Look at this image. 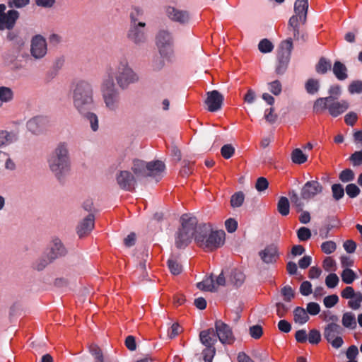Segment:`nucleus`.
I'll list each match as a JSON object with an SVG mask.
<instances>
[{"mask_svg": "<svg viewBox=\"0 0 362 362\" xmlns=\"http://www.w3.org/2000/svg\"><path fill=\"white\" fill-rule=\"evenodd\" d=\"M199 339L201 342L206 346L202 353L204 362H212L216 354L214 344L218 339L214 329L209 328L202 331L199 333Z\"/></svg>", "mask_w": 362, "mask_h": 362, "instance_id": "11", "label": "nucleus"}, {"mask_svg": "<svg viewBox=\"0 0 362 362\" xmlns=\"http://www.w3.org/2000/svg\"><path fill=\"white\" fill-rule=\"evenodd\" d=\"M146 23L139 22L138 24H130L127 33V38L136 45H140L146 41V34L144 32Z\"/></svg>", "mask_w": 362, "mask_h": 362, "instance_id": "15", "label": "nucleus"}, {"mask_svg": "<svg viewBox=\"0 0 362 362\" xmlns=\"http://www.w3.org/2000/svg\"><path fill=\"white\" fill-rule=\"evenodd\" d=\"M197 287L201 291H216V288L214 284V280L212 275L206 276L203 281L197 284Z\"/></svg>", "mask_w": 362, "mask_h": 362, "instance_id": "28", "label": "nucleus"}, {"mask_svg": "<svg viewBox=\"0 0 362 362\" xmlns=\"http://www.w3.org/2000/svg\"><path fill=\"white\" fill-rule=\"evenodd\" d=\"M281 293L284 297V300L290 302L295 296V293L291 286L287 285L284 286L281 290Z\"/></svg>", "mask_w": 362, "mask_h": 362, "instance_id": "48", "label": "nucleus"}, {"mask_svg": "<svg viewBox=\"0 0 362 362\" xmlns=\"http://www.w3.org/2000/svg\"><path fill=\"white\" fill-rule=\"evenodd\" d=\"M268 186L269 182L265 177H260L257 180L255 188L257 189V191L262 192L267 189Z\"/></svg>", "mask_w": 362, "mask_h": 362, "instance_id": "62", "label": "nucleus"}, {"mask_svg": "<svg viewBox=\"0 0 362 362\" xmlns=\"http://www.w3.org/2000/svg\"><path fill=\"white\" fill-rule=\"evenodd\" d=\"M339 301V297L336 294L326 296L324 298L323 303L326 308H330L334 306Z\"/></svg>", "mask_w": 362, "mask_h": 362, "instance_id": "56", "label": "nucleus"}, {"mask_svg": "<svg viewBox=\"0 0 362 362\" xmlns=\"http://www.w3.org/2000/svg\"><path fill=\"white\" fill-rule=\"evenodd\" d=\"M19 17L18 11L11 9L6 13L1 14L0 17V30L12 29L16 23V21Z\"/></svg>", "mask_w": 362, "mask_h": 362, "instance_id": "24", "label": "nucleus"}, {"mask_svg": "<svg viewBox=\"0 0 362 362\" xmlns=\"http://www.w3.org/2000/svg\"><path fill=\"white\" fill-rule=\"evenodd\" d=\"M322 190L323 187L317 180L308 181L301 188L300 196L304 200H310L322 193Z\"/></svg>", "mask_w": 362, "mask_h": 362, "instance_id": "17", "label": "nucleus"}, {"mask_svg": "<svg viewBox=\"0 0 362 362\" xmlns=\"http://www.w3.org/2000/svg\"><path fill=\"white\" fill-rule=\"evenodd\" d=\"M225 238L226 233L223 230H213L211 225L201 223L197 228L195 242L205 251L211 252L223 245Z\"/></svg>", "mask_w": 362, "mask_h": 362, "instance_id": "2", "label": "nucleus"}, {"mask_svg": "<svg viewBox=\"0 0 362 362\" xmlns=\"http://www.w3.org/2000/svg\"><path fill=\"white\" fill-rule=\"evenodd\" d=\"M308 9V0H296L294 4V13L288 23V29L293 32V38L296 40H307V35L300 33L299 23L304 24L307 20Z\"/></svg>", "mask_w": 362, "mask_h": 362, "instance_id": "5", "label": "nucleus"}, {"mask_svg": "<svg viewBox=\"0 0 362 362\" xmlns=\"http://www.w3.org/2000/svg\"><path fill=\"white\" fill-rule=\"evenodd\" d=\"M341 279L344 283L351 284L356 279V273L351 269L346 268L342 271L341 274Z\"/></svg>", "mask_w": 362, "mask_h": 362, "instance_id": "38", "label": "nucleus"}, {"mask_svg": "<svg viewBox=\"0 0 362 362\" xmlns=\"http://www.w3.org/2000/svg\"><path fill=\"white\" fill-rule=\"evenodd\" d=\"M91 109H86L84 112H78L84 119L89 122L91 129L96 132L99 128V120L96 114L92 112Z\"/></svg>", "mask_w": 362, "mask_h": 362, "instance_id": "26", "label": "nucleus"}, {"mask_svg": "<svg viewBox=\"0 0 362 362\" xmlns=\"http://www.w3.org/2000/svg\"><path fill=\"white\" fill-rule=\"evenodd\" d=\"M349 91L350 93H362V81H353L349 86Z\"/></svg>", "mask_w": 362, "mask_h": 362, "instance_id": "61", "label": "nucleus"}, {"mask_svg": "<svg viewBox=\"0 0 362 362\" xmlns=\"http://www.w3.org/2000/svg\"><path fill=\"white\" fill-rule=\"evenodd\" d=\"M349 159L355 166L362 165V149L351 154Z\"/></svg>", "mask_w": 362, "mask_h": 362, "instance_id": "64", "label": "nucleus"}, {"mask_svg": "<svg viewBox=\"0 0 362 362\" xmlns=\"http://www.w3.org/2000/svg\"><path fill=\"white\" fill-rule=\"evenodd\" d=\"M344 329L337 323H329L324 328L323 335L326 340L335 349L340 348L344 343L342 337Z\"/></svg>", "mask_w": 362, "mask_h": 362, "instance_id": "13", "label": "nucleus"}, {"mask_svg": "<svg viewBox=\"0 0 362 362\" xmlns=\"http://www.w3.org/2000/svg\"><path fill=\"white\" fill-rule=\"evenodd\" d=\"M336 249L337 245L332 240L325 241L321 245L322 251L327 255L332 254L336 250Z\"/></svg>", "mask_w": 362, "mask_h": 362, "instance_id": "49", "label": "nucleus"}, {"mask_svg": "<svg viewBox=\"0 0 362 362\" xmlns=\"http://www.w3.org/2000/svg\"><path fill=\"white\" fill-rule=\"evenodd\" d=\"M143 15V11L139 7H134L130 13L131 24H138L140 17Z\"/></svg>", "mask_w": 362, "mask_h": 362, "instance_id": "55", "label": "nucleus"}, {"mask_svg": "<svg viewBox=\"0 0 362 362\" xmlns=\"http://www.w3.org/2000/svg\"><path fill=\"white\" fill-rule=\"evenodd\" d=\"M53 260H50L48 257V255L47 254L46 257H41L38 259L33 265L35 269L37 271L43 270L49 264L52 262Z\"/></svg>", "mask_w": 362, "mask_h": 362, "instance_id": "43", "label": "nucleus"}, {"mask_svg": "<svg viewBox=\"0 0 362 362\" xmlns=\"http://www.w3.org/2000/svg\"><path fill=\"white\" fill-rule=\"evenodd\" d=\"M259 256L263 262L272 264L276 262L279 258L278 247L275 244H270L259 252Z\"/></svg>", "mask_w": 362, "mask_h": 362, "instance_id": "21", "label": "nucleus"}, {"mask_svg": "<svg viewBox=\"0 0 362 362\" xmlns=\"http://www.w3.org/2000/svg\"><path fill=\"white\" fill-rule=\"evenodd\" d=\"M30 3V0H8V6L10 8H21L26 6Z\"/></svg>", "mask_w": 362, "mask_h": 362, "instance_id": "60", "label": "nucleus"}, {"mask_svg": "<svg viewBox=\"0 0 362 362\" xmlns=\"http://www.w3.org/2000/svg\"><path fill=\"white\" fill-rule=\"evenodd\" d=\"M339 178L343 182H351L354 179V173L351 169H345L339 173Z\"/></svg>", "mask_w": 362, "mask_h": 362, "instance_id": "47", "label": "nucleus"}, {"mask_svg": "<svg viewBox=\"0 0 362 362\" xmlns=\"http://www.w3.org/2000/svg\"><path fill=\"white\" fill-rule=\"evenodd\" d=\"M73 105L78 112H84L94 106L93 87L90 82L78 80L73 83L71 89Z\"/></svg>", "mask_w": 362, "mask_h": 362, "instance_id": "3", "label": "nucleus"}, {"mask_svg": "<svg viewBox=\"0 0 362 362\" xmlns=\"http://www.w3.org/2000/svg\"><path fill=\"white\" fill-rule=\"evenodd\" d=\"M288 195L290 197L291 202L296 207L298 211H303L304 203L301 200L303 199L301 197H299L298 194L296 193L295 190L290 191L288 192Z\"/></svg>", "mask_w": 362, "mask_h": 362, "instance_id": "37", "label": "nucleus"}, {"mask_svg": "<svg viewBox=\"0 0 362 362\" xmlns=\"http://www.w3.org/2000/svg\"><path fill=\"white\" fill-rule=\"evenodd\" d=\"M332 71L336 78L339 81H344L348 78L346 66L339 61L334 63Z\"/></svg>", "mask_w": 362, "mask_h": 362, "instance_id": "27", "label": "nucleus"}, {"mask_svg": "<svg viewBox=\"0 0 362 362\" xmlns=\"http://www.w3.org/2000/svg\"><path fill=\"white\" fill-rule=\"evenodd\" d=\"M156 45L160 56L170 59L174 54L173 35L167 30H160L156 35Z\"/></svg>", "mask_w": 362, "mask_h": 362, "instance_id": "10", "label": "nucleus"}, {"mask_svg": "<svg viewBox=\"0 0 362 362\" xmlns=\"http://www.w3.org/2000/svg\"><path fill=\"white\" fill-rule=\"evenodd\" d=\"M13 98V92L11 88L6 86L0 87V100L2 103L11 102Z\"/></svg>", "mask_w": 362, "mask_h": 362, "instance_id": "35", "label": "nucleus"}, {"mask_svg": "<svg viewBox=\"0 0 362 362\" xmlns=\"http://www.w3.org/2000/svg\"><path fill=\"white\" fill-rule=\"evenodd\" d=\"M331 68L332 64L330 60L322 57L315 66V71L320 74H325Z\"/></svg>", "mask_w": 362, "mask_h": 362, "instance_id": "31", "label": "nucleus"}, {"mask_svg": "<svg viewBox=\"0 0 362 362\" xmlns=\"http://www.w3.org/2000/svg\"><path fill=\"white\" fill-rule=\"evenodd\" d=\"M313 292L312 291V284L308 281H305L302 282L300 286V293L305 296H309Z\"/></svg>", "mask_w": 362, "mask_h": 362, "instance_id": "59", "label": "nucleus"}, {"mask_svg": "<svg viewBox=\"0 0 362 362\" xmlns=\"http://www.w3.org/2000/svg\"><path fill=\"white\" fill-rule=\"evenodd\" d=\"M206 95L205 103L207 105V110L210 112L219 110L223 103V95L216 90L207 92Z\"/></svg>", "mask_w": 362, "mask_h": 362, "instance_id": "19", "label": "nucleus"}, {"mask_svg": "<svg viewBox=\"0 0 362 362\" xmlns=\"http://www.w3.org/2000/svg\"><path fill=\"white\" fill-rule=\"evenodd\" d=\"M166 14L171 21L180 24H186L190 19L188 11L180 10L172 6H168L166 8Z\"/></svg>", "mask_w": 362, "mask_h": 362, "instance_id": "23", "label": "nucleus"}, {"mask_svg": "<svg viewBox=\"0 0 362 362\" xmlns=\"http://www.w3.org/2000/svg\"><path fill=\"white\" fill-rule=\"evenodd\" d=\"M100 92L105 108L112 112L119 110L121 103L120 92L112 78H103Z\"/></svg>", "mask_w": 362, "mask_h": 362, "instance_id": "7", "label": "nucleus"}, {"mask_svg": "<svg viewBox=\"0 0 362 362\" xmlns=\"http://www.w3.org/2000/svg\"><path fill=\"white\" fill-rule=\"evenodd\" d=\"M305 88L308 94L314 95L319 91L320 82L317 79L309 78L305 84Z\"/></svg>", "mask_w": 362, "mask_h": 362, "instance_id": "34", "label": "nucleus"}, {"mask_svg": "<svg viewBox=\"0 0 362 362\" xmlns=\"http://www.w3.org/2000/svg\"><path fill=\"white\" fill-rule=\"evenodd\" d=\"M95 216L93 214H89L76 227V233L79 238L87 236L94 228Z\"/></svg>", "mask_w": 362, "mask_h": 362, "instance_id": "22", "label": "nucleus"}, {"mask_svg": "<svg viewBox=\"0 0 362 362\" xmlns=\"http://www.w3.org/2000/svg\"><path fill=\"white\" fill-rule=\"evenodd\" d=\"M308 339L312 344H317L321 341V334L319 330L313 329L309 332Z\"/></svg>", "mask_w": 362, "mask_h": 362, "instance_id": "51", "label": "nucleus"}, {"mask_svg": "<svg viewBox=\"0 0 362 362\" xmlns=\"http://www.w3.org/2000/svg\"><path fill=\"white\" fill-rule=\"evenodd\" d=\"M235 153V148L231 144H225L221 148V156L225 159L230 158Z\"/></svg>", "mask_w": 362, "mask_h": 362, "instance_id": "54", "label": "nucleus"}, {"mask_svg": "<svg viewBox=\"0 0 362 362\" xmlns=\"http://www.w3.org/2000/svg\"><path fill=\"white\" fill-rule=\"evenodd\" d=\"M293 47V40L291 37L281 42L280 51L278 54V64L276 67L277 74L282 75L286 71L291 59Z\"/></svg>", "mask_w": 362, "mask_h": 362, "instance_id": "12", "label": "nucleus"}, {"mask_svg": "<svg viewBox=\"0 0 362 362\" xmlns=\"http://www.w3.org/2000/svg\"><path fill=\"white\" fill-rule=\"evenodd\" d=\"M103 78H112L117 82L122 90H126L131 84L139 81L138 74L129 66L128 60L121 57L110 64L106 69V75Z\"/></svg>", "mask_w": 362, "mask_h": 362, "instance_id": "1", "label": "nucleus"}, {"mask_svg": "<svg viewBox=\"0 0 362 362\" xmlns=\"http://www.w3.org/2000/svg\"><path fill=\"white\" fill-rule=\"evenodd\" d=\"M349 107V104L346 100H337L336 98L327 96L325 98H319L317 99L313 105V110L317 112L325 110H327L329 115L333 117H337L343 114Z\"/></svg>", "mask_w": 362, "mask_h": 362, "instance_id": "9", "label": "nucleus"}, {"mask_svg": "<svg viewBox=\"0 0 362 362\" xmlns=\"http://www.w3.org/2000/svg\"><path fill=\"white\" fill-rule=\"evenodd\" d=\"M119 187L125 191L133 192L136 184V177L128 170H121L116 176Z\"/></svg>", "mask_w": 362, "mask_h": 362, "instance_id": "16", "label": "nucleus"}, {"mask_svg": "<svg viewBox=\"0 0 362 362\" xmlns=\"http://www.w3.org/2000/svg\"><path fill=\"white\" fill-rule=\"evenodd\" d=\"M245 279V276L241 270L238 269H234L232 270L230 276V281L235 286H240L244 283Z\"/></svg>", "mask_w": 362, "mask_h": 362, "instance_id": "30", "label": "nucleus"}, {"mask_svg": "<svg viewBox=\"0 0 362 362\" xmlns=\"http://www.w3.org/2000/svg\"><path fill=\"white\" fill-rule=\"evenodd\" d=\"M332 192L333 198L338 201L344 195V189L341 184H334L332 185Z\"/></svg>", "mask_w": 362, "mask_h": 362, "instance_id": "44", "label": "nucleus"}, {"mask_svg": "<svg viewBox=\"0 0 362 362\" xmlns=\"http://www.w3.org/2000/svg\"><path fill=\"white\" fill-rule=\"evenodd\" d=\"M167 264L172 274L178 275L182 272V265L176 259L170 258L168 260Z\"/></svg>", "mask_w": 362, "mask_h": 362, "instance_id": "39", "label": "nucleus"}, {"mask_svg": "<svg viewBox=\"0 0 362 362\" xmlns=\"http://www.w3.org/2000/svg\"><path fill=\"white\" fill-rule=\"evenodd\" d=\"M362 303V293L357 292L353 298H350L348 305L353 310H358L361 307Z\"/></svg>", "mask_w": 362, "mask_h": 362, "instance_id": "45", "label": "nucleus"}, {"mask_svg": "<svg viewBox=\"0 0 362 362\" xmlns=\"http://www.w3.org/2000/svg\"><path fill=\"white\" fill-rule=\"evenodd\" d=\"M307 159L308 156L300 148H296L291 153V160L296 164H303Z\"/></svg>", "mask_w": 362, "mask_h": 362, "instance_id": "36", "label": "nucleus"}, {"mask_svg": "<svg viewBox=\"0 0 362 362\" xmlns=\"http://www.w3.org/2000/svg\"><path fill=\"white\" fill-rule=\"evenodd\" d=\"M165 169V165L161 160L146 162L139 159H134L131 170L136 178L159 176Z\"/></svg>", "mask_w": 362, "mask_h": 362, "instance_id": "8", "label": "nucleus"}, {"mask_svg": "<svg viewBox=\"0 0 362 362\" xmlns=\"http://www.w3.org/2000/svg\"><path fill=\"white\" fill-rule=\"evenodd\" d=\"M47 43L45 39L38 35L33 37L31 41V54L35 59L42 58L47 53Z\"/></svg>", "mask_w": 362, "mask_h": 362, "instance_id": "18", "label": "nucleus"}, {"mask_svg": "<svg viewBox=\"0 0 362 362\" xmlns=\"http://www.w3.org/2000/svg\"><path fill=\"white\" fill-rule=\"evenodd\" d=\"M341 322L344 327L351 329H355L357 325L355 315L351 312H346L343 315Z\"/></svg>", "mask_w": 362, "mask_h": 362, "instance_id": "32", "label": "nucleus"}, {"mask_svg": "<svg viewBox=\"0 0 362 362\" xmlns=\"http://www.w3.org/2000/svg\"><path fill=\"white\" fill-rule=\"evenodd\" d=\"M293 320L296 323L303 325L309 320V316L303 308L296 307L293 310Z\"/></svg>", "mask_w": 362, "mask_h": 362, "instance_id": "29", "label": "nucleus"}, {"mask_svg": "<svg viewBox=\"0 0 362 362\" xmlns=\"http://www.w3.org/2000/svg\"><path fill=\"white\" fill-rule=\"evenodd\" d=\"M258 49L262 53H269L273 50L274 45L269 40L263 39L259 42Z\"/></svg>", "mask_w": 362, "mask_h": 362, "instance_id": "46", "label": "nucleus"}, {"mask_svg": "<svg viewBox=\"0 0 362 362\" xmlns=\"http://www.w3.org/2000/svg\"><path fill=\"white\" fill-rule=\"evenodd\" d=\"M15 140V135L7 131L0 132V147L11 144Z\"/></svg>", "mask_w": 362, "mask_h": 362, "instance_id": "40", "label": "nucleus"}, {"mask_svg": "<svg viewBox=\"0 0 362 362\" xmlns=\"http://www.w3.org/2000/svg\"><path fill=\"white\" fill-rule=\"evenodd\" d=\"M48 164L51 171L61 180L70 170V157L66 143H59L50 154Z\"/></svg>", "mask_w": 362, "mask_h": 362, "instance_id": "4", "label": "nucleus"}, {"mask_svg": "<svg viewBox=\"0 0 362 362\" xmlns=\"http://www.w3.org/2000/svg\"><path fill=\"white\" fill-rule=\"evenodd\" d=\"M320 311V307L318 303L310 302L307 304L306 312L311 315H316Z\"/></svg>", "mask_w": 362, "mask_h": 362, "instance_id": "63", "label": "nucleus"}, {"mask_svg": "<svg viewBox=\"0 0 362 362\" xmlns=\"http://www.w3.org/2000/svg\"><path fill=\"white\" fill-rule=\"evenodd\" d=\"M345 190L346 194L350 198L356 197L361 192V189H359V187L353 183L347 185Z\"/></svg>", "mask_w": 362, "mask_h": 362, "instance_id": "53", "label": "nucleus"}, {"mask_svg": "<svg viewBox=\"0 0 362 362\" xmlns=\"http://www.w3.org/2000/svg\"><path fill=\"white\" fill-rule=\"evenodd\" d=\"M269 90L275 95H279L282 90V86L279 81L276 80L269 83Z\"/></svg>", "mask_w": 362, "mask_h": 362, "instance_id": "57", "label": "nucleus"}, {"mask_svg": "<svg viewBox=\"0 0 362 362\" xmlns=\"http://www.w3.org/2000/svg\"><path fill=\"white\" fill-rule=\"evenodd\" d=\"M262 334L263 330L262 326L256 325L250 327V334L252 338L255 339H259Z\"/></svg>", "mask_w": 362, "mask_h": 362, "instance_id": "58", "label": "nucleus"}, {"mask_svg": "<svg viewBox=\"0 0 362 362\" xmlns=\"http://www.w3.org/2000/svg\"><path fill=\"white\" fill-rule=\"evenodd\" d=\"M89 351L94 356L95 362H104V357L102 350L98 345H90Z\"/></svg>", "mask_w": 362, "mask_h": 362, "instance_id": "41", "label": "nucleus"}, {"mask_svg": "<svg viewBox=\"0 0 362 362\" xmlns=\"http://www.w3.org/2000/svg\"><path fill=\"white\" fill-rule=\"evenodd\" d=\"M197 220L195 217H188L187 214L181 216V228L175 235V246L178 249L186 247L197 233Z\"/></svg>", "mask_w": 362, "mask_h": 362, "instance_id": "6", "label": "nucleus"}, {"mask_svg": "<svg viewBox=\"0 0 362 362\" xmlns=\"http://www.w3.org/2000/svg\"><path fill=\"white\" fill-rule=\"evenodd\" d=\"M47 120L43 117H35L27 122L28 129L35 134L43 132L47 127Z\"/></svg>", "mask_w": 362, "mask_h": 362, "instance_id": "25", "label": "nucleus"}, {"mask_svg": "<svg viewBox=\"0 0 362 362\" xmlns=\"http://www.w3.org/2000/svg\"><path fill=\"white\" fill-rule=\"evenodd\" d=\"M67 254V250L58 238H54L49 245V251L47 253L50 260L64 257Z\"/></svg>", "mask_w": 362, "mask_h": 362, "instance_id": "20", "label": "nucleus"}, {"mask_svg": "<svg viewBox=\"0 0 362 362\" xmlns=\"http://www.w3.org/2000/svg\"><path fill=\"white\" fill-rule=\"evenodd\" d=\"M215 332L218 339L223 344H232L235 338L233 335L230 327L218 320L215 322Z\"/></svg>", "mask_w": 362, "mask_h": 362, "instance_id": "14", "label": "nucleus"}, {"mask_svg": "<svg viewBox=\"0 0 362 362\" xmlns=\"http://www.w3.org/2000/svg\"><path fill=\"white\" fill-rule=\"evenodd\" d=\"M339 279L334 273H331L325 279V284L329 288H335L339 284Z\"/></svg>", "mask_w": 362, "mask_h": 362, "instance_id": "52", "label": "nucleus"}, {"mask_svg": "<svg viewBox=\"0 0 362 362\" xmlns=\"http://www.w3.org/2000/svg\"><path fill=\"white\" fill-rule=\"evenodd\" d=\"M311 231L308 228L300 227L297 230V237L300 241H307L311 238Z\"/></svg>", "mask_w": 362, "mask_h": 362, "instance_id": "50", "label": "nucleus"}, {"mask_svg": "<svg viewBox=\"0 0 362 362\" xmlns=\"http://www.w3.org/2000/svg\"><path fill=\"white\" fill-rule=\"evenodd\" d=\"M278 212L283 216L288 215L290 211L289 201L286 197H281L277 203Z\"/></svg>", "mask_w": 362, "mask_h": 362, "instance_id": "33", "label": "nucleus"}, {"mask_svg": "<svg viewBox=\"0 0 362 362\" xmlns=\"http://www.w3.org/2000/svg\"><path fill=\"white\" fill-rule=\"evenodd\" d=\"M245 196L243 192H238L232 195L230 205L233 208L240 207L244 202Z\"/></svg>", "mask_w": 362, "mask_h": 362, "instance_id": "42", "label": "nucleus"}]
</instances>
